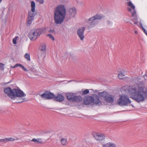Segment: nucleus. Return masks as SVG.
Here are the masks:
<instances>
[{"label": "nucleus", "mask_w": 147, "mask_h": 147, "mask_svg": "<svg viewBox=\"0 0 147 147\" xmlns=\"http://www.w3.org/2000/svg\"><path fill=\"white\" fill-rule=\"evenodd\" d=\"M142 83L137 82L129 91L130 97L138 103L144 102L147 98V89L142 85Z\"/></svg>", "instance_id": "1"}, {"label": "nucleus", "mask_w": 147, "mask_h": 147, "mask_svg": "<svg viewBox=\"0 0 147 147\" xmlns=\"http://www.w3.org/2000/svg\"><path fill=\"white\" fill-rule=\"evenodd\" d=\"M66 14V10L64 6L60 5L55 9L54 13V20L55 23L61 24L63 22Z\"/></svg>", "instance_id": "2"}, {"label": "nucleus", "mask_w": 147, "mask_h": 147, "mask_svg": "<svg viewBox=\"0 0 147 147\" xmlns=\"http://www.w3.org/2000/svg\"><path fill=\"white\" fill-rule=\"evenodd\" d=\"M4 91L6 95L13 100H15L18 98H22L26 96V94L19 88L11 89L9 87H7L4 89Z\"/></svg>", "instance_id": "3"}, {"label": "nucleus", "mask_w": 147, "mask_h": 147, "mask_svg": "<svg viewBox=\"0 0 147 147\" xmlns=\"http://www.w3.org/2000/svg\"><path fill=\"white\" fill-rule=\"evenodd\" d=\"M84 104L86 105H100L102 104V102L100 100L98 96L94 94L93 97L91 96H85L83 99Z\"/></svg>", "instance_id": "4"}, {"label": "nucleus", "mask_w": 147, "mask_h": 147, "mask_svg": "<svg viewBox=\"0 0 147 147\" xmlns=\"http://www.w3.org/2000/svg\"><path fill=\"white\" fill-rule=\"evenodd\" d=\"M131 102L128 96L125 95H120L117 100L116 103L119 105L123 107L128 106Z\"/></svg>", "instance_id": "5"}, {"label": "nucleus", "mask_w": 147, "mask_h": 147, "mask_svg": "<svg viewBox=\"0 0 147 147\" xmlns=\"http://www.w3.org/2000/svg\"><path fill=\"white\" fill-rule=\"evenodd\" d=\"M98 95L99 97L103 98L106 102L112 103L114 102V96L109 94L106 91L99 92Z\"/></svg>", "instance_id": "6"}, {"label": "nucleus", "mask_w": 147, "mask_h": 147, "mask_svg": "<svg viewBox=\"0 0 147 147\" xmlns=\"http://www.w3.org/2000/svg\"><path fill=\"white\" fill-rule=\"evenodd\" d=\"M127 5L128 6L127 8V10L131 13L132 17L134 18L132 20L134 22V24H137L138 21L136 14L135 6L130 1L127 3Z\"/></svg>", "instance_id": "7"}, {"label": "nucleus", "mask_w": 147, "mask_h": 147, "mask_svg": "<svg viewBox=\"0 0 147 147\" xmlns=\"http://www.w3.org/2000/svg\"><path fill=\"white\" fill-rule=\"evenodd\" d=\"M36 4L33 1H31V11L28 12V16L27 22V25L30 24L34 20L35 16L34 12L35 11Z\"/></svg>", "instance_id": "8"}, {"label": "nucleus", "mask_w": 147, "mask_h": 147, "mask_svg": "<svg viewBox=\"0 0 147 147\" xmlns=\"http://www.w3.org/2000/svg\"><path fill=\"white\" fill-rule=\"evenodd\" d=\"M42 33V29H36L30 32L28 36L31 40H34L39 37Z\"/></svg>", "instance_id": "9"}, {"label": "nucleus", "mask_w": 147, "mask_h": 147, "mask_svg": "<svg viewBox=\"0 0 147 147\" xmlns=\"http://www.w3.org/2000/svg\"><path fill=\"white\" fill-rule=\"evenodd\" d=\"M85 29V28L84 27H82L79 28L77 30V35L82 41L83 40L84 38V33Z\"/></svg>", "instance_id": "10"}, {"label": "nucleus", "mask_w": 147, "mask_h": 147, "mask_svg": "<svg viewBox=\"0 0 147 147\" xmlns=\"http://www.w3.org/2000/svg\"><path fill=\"white\" fill-rule=\"evenodd\" d=\"M42 98L44 99H49L54 97V94L49 92H46L41 95Z\"/></svg>", "instance_id": "11"}, {"label": "nucleus", "mask_w": 147, "mask_h": 147, "mask_svg": "<svg viewBox=\"0 0 147 147\" xmlns=\"http://www.w3.org/2000/svg\"><path fill=\"white\" fill-rule=\"evenodd\" d=\"M68 13V15L70 18H74L76 13V8L74 7L69 8Z\"/></svg>", "instance_id": "12"}, {"label": "nucleus", "mask_w": 147, "mask_h": 147, "mask_svg": "<svg viewBox=\"0 0 147 147\" xmlns=\"http://www.w3.org/2000/svg\"><path fill=\"white\" fill-rule=\"evenodd\" d=\"M93 135L94 138L97 141H102L105 138V136L103 134L95 133Z\"/></svg>", "instance_id": "13"}, {"label": "nucleus", "mask_w": 147, "mask_h": 147, "mask_svg": "<svg viewBox=\"0 0 147 147\" xmlns=\"http://www.w3.org/2000/svg\"><path fill=\"white\" fill-rule=\"evenodd\" d=\"M56 101L61 102L63 101L64 99V97L62 95L59 94H57V96H54V97L53 98Z\"/></svg>", "instance_id": "14"}, {"label": "nucleus", "mask_w": 147, "mask_h": 147, "mask_svg": "<svg viewBox=\"0 0 147 147\" xmlns=\"http://www.w3.org/2000/svg\"><path fill=\"white\" fill-rule=\"evenodd\" d=\"M67 98L70 101H73L76 95L73 93H69L67 94Z\"/></svg>", "instance_id": "15"}, {"label": "nucleus", "mask_w": 147, "mask_h": 147, "mask_svg": "<svg viewBox=\"0 0 147 147\" xmlns=\"http://www.w3.org/2000/svg\"><path fill=\"white\" fill-rule=\"evenodd\" d=\"M104 16H102L96 14V15L88 19V20L93 21L96 20H100Z\"/></svg>", "instance_id": "16"}, {"label": "nucleus", "mask_w": 147, "mask_h": 147, "mask_svg": "<svg viewBox=\"0 0 147 147\" xmlns=\"http://www.w3.org/2000/svg\"><path fill=\"white\" fill-rule=\"evenodd\" d=\"M102 147H117V146L114 143L109 142L103 144Z\"/></svg>", "instance_id": "17"}, {"label": "nucleus", "mask_w": 147, "mask_h": 147, "mask_svg": "<svg viewBox=\"0 0 147 147\" xmlns=\"http://www.w3.org/2000/svg\"><path fill=\"white\" fill-rule=\"evenodd\" d=\"M46 45L45 43L41 44L39 47V49L41 51L45 52L46 51Z\"/></svg>", "instance_id": "18"}, {"label": "nucleus", "mask_w": 147, "mask_h": 147, "mask_svg": "<svg viewBox=\"0 0 147 147\" xmlns=\"http://www.w3.org/2000/svg\"><path fill=\"white\" fill-rule=\"evenodd\" d=\"M73 101L78 102H82L83 99L81 96L76 95Z\"/></svg>", "instance_id": "19"}, {"label": "nucleus", "mask_w": 147, "mask_h": 147, "mask_svg": "<svg viewBox=\"0 0 147 147\" xmlns=\"http://www.w3.org/2000/svg\"><path fill=\"white\" fill-rule=\"evenodd\" d=\"M31 141L39 144H42L43 143V141L42 138H34Z\"/></svg>", "instance_id": "20"}, {"label": "nucleus", "mask_w": 147, "mask_h": 147, "mask_svg": "<svg viewBox=\"0 0 147 147\" xmlns=\"http://www.w3.org/2000/svg\"><path fill=\"white\" fill-rule=\"evenodd\" d=\"M16 67H19L22 68L24 70V71H28V70L25 67H24L20 63H17L16 64Z\"/></svg>", "instance_id": "21"}, {"label": "nucleus", "mask_w": 147, "mask_h": 147, "mask_svg": "<svg viewBox=\"0 0 147 147\" xmlns=\"http://www.w3.org/2000/svg\"><path fill=\"white\" fill-rule=\"evenodd\" d=\"M61 141L62 144L63 145H66L68 143L67 139L64 138H62Z\"/></svg>", "instance_id": "22"}, {"label": "nucleus", "mask_w": 147, "mask_h": 147, "mask_svg": "<svg viewBox=\"0 0 147 147\" xmlns=\"http://www.w3.org/2000/svg\"><path fill=\"white\" fill-rule=\"evenodd\" d=\"M125 75L124 73H121L118 75V76L119 79H122L124 78Z\"/></svg>", "instance_id": "23"}, {"label": "nucleus", "mask_w": 147, "mask_h": 147, "mask_svg": "<svg viewBox=\"0 0 147 147\" xmlns=\"http://www.w3.org/2000/svg\"><path fill=\"white\" fill-rule=\"evenodd\" d=\"M88 21H89L88 20ZM92 22L90 23V25L92 27H94L95 25H96L98 23V22L96 21L93 20L90 21Z\"/></svg>", "instance_id": "24"}, {"label": "nucleus", "mask_w": 147, "mask_h": 147, "mask_svg": "<svg viewBox=\"0 0 147 147\" xmlns=\"http://www.w3.org/2000/svg\"><path fill=\"white\" fill-rule=\"evenodd\" d=\"M24 57L28 61H30V55L29 53H26L24 55Z\"/></svg>", "instance_id": "25"}, {"label": "nucleus", "mask_w": 147, "mask_h": 147, "mask_svg": "<svg viewBox=\"0 0 147 147\" xmlns=\"http://www.w3.org/2000/svg\"><path fill=\"white\" fill-rule=\"evenodd\" d=\"M89 92V91L88 89H86L82 91L81 94L82 95H84L88 94Z\"/></svg>", "instance_id": "26"}, {"label": "nucleus", "mask_w": 147, "mask_h": 147, "mask_svg": "<svg viewBox=\"0 0 147 147\" xmlns=\"http://www.w3.org/2000/svg\"><path fill=\"white\" fill-rule=\"evenodd\" d=\"M47 36L49 37L53 41L55 40V38L52 35L50 34H49L47 35Z\"/></svg>", "instance_id": "27"}, {"label": "nucleus", "mask_w": 147, "mask_h": 147, "mask_svg": "<svg viewBox=\"0 0 147 147\" xmlns=\"http://www.w3.org/2000/svg\"><path fill=\"white\" fill-rule=\"evenodd\" d=\"M7 142H9V141H13L15 140V139L12 137H9L6 138Z\"/></svg>", "instance_id": "28"}, {"label": "nucleus", "mask_w": 147, "mask_h": 147, "mask_svg": "<svg viewBox=\"0 0 147 147\" xmlns=\"http://www.w3.org/2000/svg\"><path fill=\"white\" fill-rule=\"evenodd\" d=\"M0 142H3L4 143L7 142L6 138L0 139Z\"/></svg>", "instance_id": "29"}, {"label": "nucleus", "mask_w": 147, "mask_h": 147, "mask_svg": "<svg viewBox=\"0 0 147 147\" xmlns=\"http://www.w3.org/2000/svg\"><path fill=\"white\" fill-rule=\"evenodd\" d=\"M0 68L1 70H3L4 69V65L2 63H0Z\"/></svg>", "instance_id": "30"}, {"label": "nucleus", "mask_w": 147, "mask_h": 147, "mask_svg": "<svg viewBox=\"0 0 147 147\" xmlns=\"http://www.w3.org/2000/svg\"><path fill=\"white\" fill-rule=\"evenodd\" d=\"M36 1L38 2L40 4H42L44 3V0H36Z\"/></svg>", "instance_id": "31"}, {"label": "nucleus", "mask_w": 147, "mask_h": 147, "mask_svg": "<svg viewBox=\"0 0 147 147\" xmlns=\"http://www.w3.org/2000/svg\"><path fill=\"white\" fill-rule=\"evenodd\" d=\"M16 40H17L16 38H15L13 39V44H15L16 43Z\"/></svg>", "instance_id": "32"}, {"label": "nucleus", "mask_w": 147, "mask_h": 147, "mask_svg": "<svg viewBox=\"0 0 147 147\" xmlns=\"http://www.w3.org/2000/svg\"><path fill=\"white\" fill-rule=\"evenodd\" d=\"M107 24L109 25H111L112 24V22L111 21L109 20H107Z\"/></svg>", "instance_id": "33"}, {"label": "nucleus", "mask_w": 147, "mask_h": 147, "mask_svg": "<svg viewBox=\"0 0 147 147\" xmlns=\"http://www.w3.org/2000/svg\"><path fill=\"white\" fill-rule=\"evenodd\" d=\"M142 27V29L144 31L145 34L147 35V31H146L144 28L142 26H141Z\"/></svg>", "instance_id": "34"}, {"label": "nucleus", "mask_w": 147, "mask_h": 147, "mask_svg": "<svg viewBox=\"0 0 147 147\" xmlns=\"http://www.w3.org/2000/svg\"><path fill=\"white\" fill-rule=\"evenodd\" d=\"M49 32L51 33H54L55 32V31L53 29L50 30L49 31Z\"/></svg>", "instance_id": "35"}, {"label": "nucleus", "mask_w": 147, "mask_h": 147, "mask_svg": "<svg viewBox=\"0 0 147 147\" xmlns=\"http://www.w3.org/2000/svg\"><path fill=\"white\" fill-rule=\"evenodd\" d=\"M16 65L13 66H11V67H10V68H16Z\"/></svg>", "instance_id": "36"}, {"label": "nucleus", "mask_w": 147, "mask_h": 147, "mask_svg": "<svg viewBox=\"0 0 147 147\" xmlns=\"http://www.w3.org/2000/svg\"><path fill=\"white\" fill-rule=\"evenodd\" d=\"M134 33L135 34H138V32L137 31H134Z\"/></svg>", "instance_id": "37"}, {"label": "nucleus", "mask_w": 147, "mask_h": 147, "mask_svg": "<svg viewBox=\"0 0 147 147\" xmlns=\"http://www.w3.org/2000/svg\"><path fill=\"white\" fill-rule=\"evenodd\" d=\"M26 101V100H25V98H24L23 99L22 101V102L24 101Z\"/></svg>", "instance_id": "38"}, {"label": "nucleus", "mask_w": 147, "mask_h": 147, "mask_svg": "<svg viewBox=\"0 0 147 147\" xmlns=\"http://www.w3.org/2000/svg\"><path fill=\"white\" fill-rule=\"evenodd\" d=\"M88 21H88V20L87 22H88Z\"/></svg>", "instance_id": "39"}, {"label": "nucleus", "mask_w": 147, "mask_h": 147, "mask_svg": "<svg viewBox=\"0 0 147 147\" xmlns=\"http://www.w3.org/2000/svg\"><path fill=\"white\" fill-rule=\"evenodd\" d=\"M0 111H1V109H0Z\"/></svg>", "instance_id": "40"}]
</instances>
